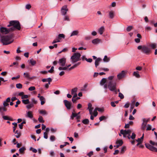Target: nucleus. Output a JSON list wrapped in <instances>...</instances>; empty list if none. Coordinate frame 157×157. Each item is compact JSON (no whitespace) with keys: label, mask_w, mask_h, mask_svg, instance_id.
I'll list each match as a JSON object with an SVG mask.
<instances>
[{"label":"nucleus","mask_w":157,"mask_h":157,"mask_svg":"<svg viewBox=\"0 0 157 157\" xmlns=\"http://www.w3.org/2000/svg\"><path fill=\"white\" fill-rule=\"evenodd\" d=\"M132 131L130 129L123 130L121 129L120 131V133L123 135V137L126 138L127 137L128 139L130 140L132 139V140H134L135 138L136 135L134 133H132V135L130 136V134Z\"/></svg>","instance_id":"nucleus-1"},{"label":"nucleus","mask_w":157,"mask_h":157,"mask_svg":"<svg viewBox=\"0 0 157 157\" xmlns=\"http://www.w3.org/2000/svg\"><path fill=\"white\" fill-rule=\"evenodd\" d=\"M7 26H12L10 28V30L11 31H13L16 29L20 30L21 28L20 23L17 21H10Z\"/></svg>","instance_id":"nucleus-2"},{"label":"nucleus","mask_w":157,"mask_h":157,"mask_svg":"<svg viewBox=\"0 0 157 157\" xmlns=\"http://www.w3.org/2000/svg\"><path fill=\"white\" fill-rule=\"evenodd\" d=\"M13 41L12 36H1V41L3 45H6L11 43Z\"/></svg>","instance_id":"nucleus-3"},{"label":"nucleus","mask_w":157,"mask_h":157,"mask_svg":"<svg viewBox=\"0 0 157 157\" xmlns=\"http://www.w3.org/2000/svg\"><path fill=\"white\" fill-rule=\"evenodd\" d=\"M81 54L78 52L75 53H74L71 58V62L72 63H74L80 60V57Z\"/></svg>","instance_id":"nucleus-4"},{"label":"nucleus","mask_w":157,"mask_h":157,"mask_svg":"<svg viewBox=\"0 0 157 157\" xmlns=\"http://www.w3.org/2000/svg\"><path fill=\"white\" fill-rule=\"evenodd\" d=\"M116 82L115 81H109L108 82V88L111 91H113L116 89Z\"/></svg>","instance_id":"nucleus-5"},{"label":"nucleus","mask_w":157,"mask_h":157,"mask_svg":"<svg viewBox=\"0 0 157 157\" xmlns=\"http://www.w3.org/2000/svg\"><path fill=\"white\" fill-rule=\"evenodd\" d=\"M137 49L138 50H141V51L147 54H149L151 51L150 48L145 46H142L141 45L137 47Z\"/></svg>","instance_id":"nucleus-6"},{"label":"nucleus","mask_w":157,"mask_h":157,"mask_svg":"<svg viewBox=\"0 0 157 157\" xmlns=\"http://www.w3.org/2000/svg\"><path fill=\"white\" fill-rule=\"evenodd\" d=\"M66 61V59L65 58H62L59 59L58 63L60 66L63 67L65 65Z\"/></svg>","instance_id":"nucleus-7"},{"label":"nucleus","mask_w":157,"mask_h":157,"mask_svg":"<svg viewBox=\"0 0 157 157\" xmlns=\"http://www.w3.org/2000/svg\"><path fill=\"white\" fill-rule=\"evenodd\" d=\"M68 9L67 8V5H64L63 6L61 9V13L63 15H65L67 12L68 11Z\"/></svg>","instance_id":"nucleus-8"},{"label":"nucleus","mask_w":157,"mask_h":157,"mask_svg":"<svg viewBox=\"0 0 157 157\" xmlns=\"http://www.w3.org/2000/svg\"><path fill=\"white\" fill-rule=\"evenodd\" d=\"M10 31H11L10 30V29H8L6 28L1 27V33L6 34L8 33Z\"/></svg>","instance_id":"nucleus-9"},{"label":"nucleus","mask_w":157,"mask_h":157,"mask_svg":"<svg viewBox=\"0 0 157 157\" xmlns=\"http://www.w3.org/2000/svg\"><path fill=\"white\" fill-rule=\"evenodd\" d=\"M63 102L67 109H71V103L70 102L67 100H65L63 101Z\"/></svg>","instance_id":"nucleus-10"},{"label":"nucleus","mask_w":157,"mask_h":157,"mask_svg":"<svg viewBox=\"0 0 157 157\" xmlns=\"http://www.w3.org/2000/svg\"><path fill=\"white\" fill-rule=\"evenodd\" d=\"M125 75V72L124 71H122L121 73L117 75V78L118 79L120 80L124 78Z\"/></svg>","instance_id":"nucleus-11"},{"label":"nucleus","mask_w":157,"mask_h":157,"mask_svg":"<svg viewBox=\"0 0 157 157\" xmlns=\"http://www.w3.org/2000/svg\"><path fill=\"white\" fill-rule=\"evenodd\" d=\"M145 146L146 147L149 149L150 150L152 151H154L156 149V148L152 146V145L149 144H145Z\"/></svg>","instance_id":"nucleus-12"},{"label":"nucleus","mask_w":157,"mask_h":157,"mask_svg":"<svg viewBox=\"0 0 157 157\" xmlns=\"http://www.w3.org/2000/svg\"><path fill=\"white\" fill-rule=\"evenodd\" d=\"M79 31L78 30H75L72 32L71 33L70 36H77L78 35Z\"/></svg>","instance_id":"nucleus-13"},{"label":"nucleus","mask_w":157,"mask_h":157,"mask_svg":"<svg viewBox=\"0 0 157 157\" xmlns=\"http://www.w3.org/2000/svg\"><path fill=\"white\" fill-rule=\"evenodd\" d=\"M149 120V118L147 119L146 118H143L142 119V121L143 122L142 124L147 125V123Z\"/></svg>","instance_id":"nucleus-14"},{"label":"nucleus","mask_w":157,"mask_h":157,"mask_svg":"<svg viewBox=\"0 0 157 157\" xmlns=\"http://www.w3.org/2000/svg\"><path fill=\"white\" fill-rule=\"evenodd\" d=\"M104 30V26H101L99 28L98 30V33H99L100 35H102Z\"/></svg>","instance_id":"nucleus-15"},{"label":"nucleus","mask_w":157,"mask_h":157,"mask_svg":"<svg viewBox=\"0 0 157 157\" xmlns=\"http://www.w3.org/2000/svg\"><path fill=\"white\" fill-rule=\"evenodd\" d=\"M32 112L31 111H29L27 113V115L26 117H29L30 118H32L33 117V115L32 113Z\"/></svg>","instance_id":"nucleus-16"},{"label":"nucleus","mask_w":157,"mask_h":157,"mask_svg":"<svg viewBox=\"0 0 157 157\" xmlns=\"http://www.w3.org/2000/svg\"><path fill=\"white\" fill-rule=\"evenodd\" d=\"M101 60V58H98L96 59L95 61V64L96 67L99 65V62Z\"/></svg>","instance_id":"nucleus-17"},{"label":"nucleus","mask_w":157,"mask_h":157,"mask_svg":"<svg viewBox=\"0 0 157 157\" xmlns=\"http://www.w3.org/2000/svg\"><path fill=\"white\" fill-rule=\"evenodd\" d=\"M2 117L3 119L5 120L13 121V119L11 118L6 116H2Z\"/></svg>","instance_id":"nucleus-18"},{"label":"nucleus","mask_w":157,"mask_h":157,"mask_svg":"<svg viewBox=\"0 0 157 157\" xmlns=\"http://www.w3.org/2000/svg\"><path fill=\"white\" fill-rule=\"evenodd\" d=\"M81 63L80 62H78L76 63H75V64L72 67H71L69 69V70H71V69H72L74 68H75L77 66L79 65Z\"/></svg>","instance_id":"nucleus-19"},{"label":"nucleus","mask_w":157,"mask_h":157,"mask_svg":"<svg viewBox=\"0 0 157 157\" xmlns=\"http://www.w3.org/2000/svg\"><path fill=\"white\" fill-rule=\"evenodd\" d=\"M116 144H117L119 145L120 146L122 145L123 144V142L121 140H117L116 142Z\"/></svg>","instance_id":"nucleus-20"},{"label":"nucleus","mask_w":157,"mask_h":157,"mask_svg":"<svg viewBox=\"0 0 157 157\" xmlns=\"http://www.w3.org/2000/svg\"><path fill=\"white\" fill-rule=\"evenodd\" d=\"M133 75L136 78H139L140 77V75L139 74V72L138 71H134L133 72Z\"/></svg>","instance_id":"nucleus-21"},{"label":"nucleus","mask_w":157,"mask_h":157,"mask_svg":"<svg viewBox=\"0 0 157 157\" xmlns=\"http://www.w3.org/2000/svg\"><path fill=\"white\" fill-rule=\"evenodd\" d=\"M78 88L77 87H75L73 89L71 90V94H74L76 93V92L77 91Z\"/></svg>","instance_id":"nucleus-22"},{"label":"nucleus","mask_w":157,"mask_h":157,"mask_svg":"<svg viewBox=\"0 0 157 157\" xmlns=\"http://www.w3.org/2000/svg\"><path fill=\"white\" fill-rule=\"evenodd\" d=\"M77 114H77V113H75L73 112H72V114L71 116V118L72 120L75 117H76Z\"/></svg>","instance_id":"nucleus-23"},{"label":"nucleus","mask_w":157,"mask_h":157,"mask_svg":"<svg viewBox=\"0 0 157 157\" xmlns=\"http://www.w3.org/2000/svg\"><path fill=\"white\" fill-rule=\"evenodd\" d=\"M7 110V108L6 107L3 106H1V111H4L6 112Z\"/></svg>","instance_id":"nucleus-24"},{"label":"nucleus","mask_w":157,"mask_h":157,"mask_svg":"<svg viewBox=\"0 0 157 157\" xmlns=\"http://www.w3.org/2000/svg\"><path fill=\"white\" fill-rule=\"evenodd\" d=\"M106 79L105 78H103L100 82L101 85H103L106 82Z\"/></svg>","instance_id":"nucleus-25"},{"label":"nucleus","mask_w":157,"mask_h":157,"mask_svg":"<svg viewBox=\"0 0 157 157\" xmlns=\"http://www.w3.org/2000/svg\"><path fill=\"white\" fill-rule=\"evenodd\" d=\"M39 113L43 115H46L48 114L47 112L45 110H40L39 111Z\"/></svg>","instance_id":"nucleus-26"},{"label":"nucleus","mask_w":157,"mask_h":157,"mask_svg":"<svg viewBox=\"0 0 157 157\" xmlns=\"http://www.w3.org/2000/svg\"><path fill=\"white\" fill-rule=\"evenodd\" d=\"M100 40L98 38L94 39L92 40V43L94 44H97L99 42Z\"/></svg>","instance_id":"nucleus-27"},{"label":"nucleus","mask_w":157,"mask_h":157,"mask_svg":"<svg viewBox=\"0 0 157 157\" xmlns=\"http://www.w3.org/2000/svg\"><path fill=\"white\" fill-rule=\"evenodd\" d=\"M22 102L25 104H27L29 103V101L28 99H23L22 100Z\"/></svg>","instance_id":"nucleus-28"},{"label":"nucleus","mask_w":157,"mask_h":157,"mask_svg":"<svg viewBox=\"0 0 157 157\" xmlns=\"http://www.w3.org/2000/svg\"><path fill=\"white\" fill-rule=\"evenodd\" d=\"M110 60L109 58H108L107 56H105L103 59V61L105 62H108Z\"/></svg>","instance_id":"nucleus-29"},{"label":"nucleus","mask_w":157,"mask_h":157,"mask_svg":"<svg viewBox=\"0 0 157 157\" xmlns=\"http://www.w3.org/2000/svg\"><path fill=\"white\" fill-rule=\"evenodd\" d=\"M25 150L26 148L25 147H22L19 149V151L21 153H23Z\"/></svg>","instance_id":"nucleus-30"},{"label":"nucleus","mask_w":157,"mask_h":157,"mask_svg":"<svg viewBox=\"0 0 157 157\" xmlns=\"http://www.w3.org/2000/svg\"><path fill=\"white\" fill-rule=\"evenodd\" d=\"M29 63H30L32 66H34L36 64V62L35 61L32 59L30 60Z\"/></svg>","instance_id":"nucleus-31"},{"label":"nucleus","mask_w":157,"mask_h":157,"mask_svg":"<svg viewBox=\"0 0 157 157\" xmlns=\"http://www.w3.org/2000/svg\"><path fill=\"white\" fill-rule=\"evenodd\" d=\"M89 121L88 119H85L82 121V122L84 124H87L89 123Z\"/></svg>","instance_id":"nucleus-32"},{"label":"nucleus","mask_w":157,"mask_h":157,"mask_svg":"<svg viewBox=\"0 0 157 157\" xmlns=\"http://www.w3.org/2000/svg\"><path fill=\"white\" fill-rule=\"evenodd\" d=\"M109 14L110 18L112 19L114 17V13L113 11H110L109 12Z\"/></svg>","instance_id":"nucleus-33"},{"label":"nucleus","mask_w":157,"mask_h":157,"mask_svg":"<svg viewBox=\"0 0 157 157\" xmlns=\"http://www.w3.org/2000/svg\"><path fill=\"white\" fill-rule=\"evenodd\" d=\"M16 87L18 89H21L22 87V85L21 83H17L16 84Z\"/></svg>","instance_id":"nucleus-34"},{"label":"nucleus","mask_w":157,"mask_h":157,"mask_svg":"<svg viewBox=\"0 0 157 157\" xmlns=\"http://www.w3.org/2000/svg\"><path fill=\"white\" fill-rule=\"evenodd\" d=\"M31 103L34 104H36L37 103V101L34 98H33L31 99Z\"/></svg>","instance_id":"nucleus-35"},{"label":"nucleus","mask_w":157,"mask_h":157,"mask_svg":"<svg viewBox=\"0 0 157 157\" xmlns=\"http://www.w3.org/2000/svg\"><path fill=\"white\" fill-rule=\"evenodd\" d=\"M67 68H68L67 66L64 67H60L58 68V69L60 71L63 70H66L67 69Z\"/></svg>","instance_id":"nucleus-36"},{"label":"nucleus","mask_w":157,"mask_h":157,"mask_svg":"<svg viewBox=\"0 0 157 157\" xmlns=\"http://www.w3.org/2000/svg\"><path fill=\"white\" fill-rule=\"evenodd\" d=\"M60 40L58 37H57L56 39L54 40L52 42V44L56 43L57 42H59Z\"/></svg>","instance_id":"nucleus-37"},{"label":"nucleus","mask_w":157,"mask_h":157,"mask_svg":"<svg viewBox=\"0 0 157 157\" xmlns=\"http://www.w3.org/2000/svg\"><path fill=\"white\" fill-rule=\"evenodd\" d=\"M33 104L31 103L30 104H29L26 105V108L28 109H30L31 108L33 107Z\"/></svg>","instance_id":"nucleus-38"},{"label":"nucleus","mask_w":157,"mask_h":157,"mask_svg":"<svg viewBox=\"0 0 157 157\" xmlns=\"http://www.w3.org/2000/svg\"><path fill=\"white\" fill-rule=\"evenodd\" d=\"M63 20L65 21H70L69 17L67 15L64 16L63 18Z\"/></svg>","instance_id":"nucleus-39"},{"label":"nucleus","mask_w":157,"mask_h":157,"mask_svg":"<svg viewBox=\"0 0 157 157\" xmlns=\"http://www.w3.org/2000/svg\"><path fill=\"white\" fill-rule=\"evenodd\" d=\"M38 120L40 122H44V121L43 120L42 117L41 116H40L38 119Z\"/></svg>","instance_id":"nucleus-40"},{"label":"nucleus","mask_w":157,"mask_h":157,"mask_svg":"<svg viewBox=\"0 0 157 157\" xmlns=\"http://www.w3.org/2000/svg\"><path fill=\"white\" fill-rule=\"evenodd\" d=\"M3 105L6 107H8L9 106V104L6 101H3Z\"/></svg>","instance_id":"nucleus-41"},{"label":"nucleus","mask_w":157,"mask_h":157,"mask_svg":"<svg viewBox=\"0 0 157 157\" xmlns=\"http://www.w3.org/2000/svg\"><path fill=\"white\" fill-rule=\"evenodd\" d=\"M58 37L59 39L61 38H64L65 36L63 34H60L58 35Z\"/></svg>","instance_id":"nucleus-42"},{"label":"nucleus","mask_w":157,"mask_h":157,"mask_svg":"<svg viewBox=\"0 0 157 157\" xmlns=\"http://www.w3.org/2000/svg\"><path fill=\"white\" fill-rule=\"evenodd\" d=\"M87 86H88L87 84H85L84 85V86H83L82 87V89H81V90H82V91H86V88H87Z\"/></svg>","instance_id":"nucleus-43"},{"label":"nucleus","mask_w":157,"mask_h":157,"mask_svg":"<svg viewBox=\"0 0 157 157\" xmlns=\"http://www.w3.org/2000/svg\"><path fill=\"white\" fill-rule=\"evenodd\" d=\"M56 137L54 136H52L50 137V140L52 141H54Z\"/></svg>","instance_id":"nucleus-44"},{"label":"nucleus","mask_w":157,"mask_h":157,"mask_svg":"<svg viewBox=\"0 0 157 157\" xmlns=\"http://www.w3.org/2000/svg\"><path fill=\"white\" fill-rule=\"evenodd\" d=\"M151 129V126L150 124L147 125V127L146 129V130H150Z\"/></svg>","instance_id":"nucleus-45"},{"label":"nucleus","mask_w":157,"mask_h":157,"mask_svg":"<svg viewBox=\"0 0 157 157\" xmlns=\"http://www.w3.org/2000/svg\"><path fill=\"white\" fill-rule=\"evenodd\" d=\"M157 44L155 43H153L150 45L151 47L152 48H155L156 47Z\"/></svg>","instance_id":"nucleus-46"},{"label":"nucleus","mask_w":157,"mask_h":157,"mask_svg":"<svg viewBox=\"0 0 157 157\" xmlns=\"http://www.w3.org/2000/svg\"><path fill=\"white\" fill-rule=\"evenodd\" d=\"M30 150L32 151L33 152L35 153H36L37 152V150L36 149L32 148V147H30Z\"/></svg>","instance_id":"nucleus-47"},{"label":"nucleus","mask_w":157,"mask_h":157,"mask_svg":"<svg viewBox=\"0 0 157 157\" xmlns=\"http://www.w3.org/2000/svg\"><path fill=\"white\" fill-rule=\"evenodd\" d=\"M126 147L124 146H123L121 148V153L123 154L124 151V149H125Z\"/></svg>","instance_id":"nucleus-48"},{"label":"nucleus","mask_w":157,"mask_h":157,"mask_svg":"<svg viewBox=\"0 0 157 157\" xmlns=\"http://www.w3.org/2000/svg\"><path fill=\"white\" fill-rule=\"evenodd\" d=\"M150 144L152 145L157 146V143L156 142H154L152 141L151 140H150Z\"/></svg>","instance_id":"nucleus-49"},{"label":"nucleus","mask_w":157,"mask_h":157,"mask_svg":"<svg viewBox=\"0 0 157 157\" xmlns=\"http://www.w3.org/2000/svg\"><path fill=\"white\" fill-rule=\"evenodd\" d=\"M28 90L29 91H33L35 90V87L34 86H31L29 88Z\"/></svg>","instance_id":"nucleus-50"},{"label":"nucleus","mask_w":157,"mask_h":157,"mask_svg":"<svg viewBox=\"0 0 157 157\" xmlns=\"http://www.w3.org/2000/svg\"><path fill=\"white\" fill-rule=\"evenodd\" d=\"M85 60L87 62L89 63H91L93 61L92 59L91 58L87 59V58H85Z\"/></svg>","instance_id":"nucleus-51"},{"label":"nucleus","mask_w":157,"mask_h":157,"mask_svg":"<svg viewBox=\"0 0 157 157\" xmlns=\"http://www.w3.org/2000/svg\"><path fill=\"white\" fill-rule=\"evenodd\" d=\"M24 77L27 78H29V74L27 73H25L24 74Z\"/></svg>","instance_id":"nucleus-52"},{"label":"nucleus","mask_w":157,"mask_h":157,"mask_svg":"<svg viewBox=\"0 0 157 157\" xmlns=\"http://www.w3.org/2000/svg\"><path fill=\"white\" fill-rule=\"evenodd\" d=\"M118 96L121 99H123L124 98L123 95L121 93L119 92V93Z\"/></svg>","instance_id":"nucleus-53"},{"label":"nucleus","mask_w":157,"mask_h":157,"mask_svg":"<svg viewBox=\"0 0 157 157\" xmlns=\"http://www.w3.org/2000/svg\"><path fill=\"white\" fill-rule=\"evenodd\" d=\"M31 7V6L30 4H27L25 5V8L29 10Z\"/></svg>","instance_id":"nucleus-54"},{"label":"nucleus","mask_w":157,"mask_h":157,"mask_svg":"<svg viewBox=\"0 0 157 157\" xmlns=\"http://www.w3.org/2000/svg\"><path fill=\"white\" fill-rule=\"evenodd\" d=\"M50 130H51V132L52 133H54V132H56L57 129V128H51Z\"/></svg>","instance_id":"nucleus-55"},{"label":"nucleus","mask_w":157,"mask_h":157,"mask_svg":"<svg viewBox=\"0 0 157 157\" xmlns=\"http://www.w3.org/2000/svg\"><path fill=\"white\" fill-rule=\"evenodd\" d=\"M44 137L45 139H47L48 138V133L46 132H44Z\"/></svg>","instance_id":"nucleus-56"},{"label":"nucleus","mask_w":157,"mask_h":157,"mask_svg":"<svg viewBox=\"0 0 157 157\" xmlns=\"http://www.w3.org/2000/svg\"><path fill=\"white\" fill-rule=\"evenodd\" d=\"M54 67L53 66L52 67L51 69L48 71V72L51 73H52L54 71Z\"/></svg>","instance_id":"nucleus-57"},{"label":"nucleus","mask_w":157,"mask_h":157,"mask_svg":"<svg viewBox=\"0 0 157 157\" xmlns=\"http://www.w3.org/2000/svg\"><path fill=\"white\" fill-rule=\"evenodd\" d=\"M146 125L141 124V129L142 130H144L145 129Z\"/></svg>","instance_id":"nucleus-58"},{"label":"nucleus","mask_w":157,"mask_h":157,"mask_svg":"<svg viewBox=\"0 0 157 157\" xmlns=\"http://www.w3.org/2000/svg\"><path fill=\"white\" fill-rule=\"evenodd\" d=\"M28 98V96L27 95H24L21 97L22 99H26Z\"/></svg>","instance_id":"nucleus-59"},{"label":"nucleus","mask_w":157,"mask_h":157,"mask_svg":"<svg viewBox=\"0 0 157 157\" xmlns=\"http://www.w3.org/2000/svg\"><path fill=\"white\" fill-rule=\"evenodd\" d=\"M129 106V103L128 102H127L124 105V107L125 108H128Z\"/></svg>","instance_id":"nucleus-60"},{"label":"nucleus","mask_w":157,"mask_h":157,"mask_svg":"<svg viewBox=\"0 0 157 157\" xmlns=\"http://www.w3.org/2000/svg\"><path fill=\"white\" fill-rule=\"evenodd\" d=\"M94 116L95 117H96L98 115V113L95 109L94 110Z\"/></svg>","instance_id":"nucleus-61"},{"label":"nucleus","mask_w":157,"mask_h":157,"mask_svg":"<svg viewBox=\"0 0 157 157\" xmlns=\"http://www.w3.org/2000/svg\"><path fill=\"white\" fill-rule=\"evenodd\" d=\"M132 26H128L126 29V30L128 32H129L132 29Z\"/></svg>","instance_id":"nucleus-62"},{"label":"nucleus","mask_w":157,"mask_h":157,"mask_svg":"<svg viewBox=\"0 0 157 157\" xmlns=\"http://www.w3.org/2000/svg\"><path fill=\"white\" fill-rule=\"evenodd\" d=\"M93 154V151H90L89 153H88L87 155L89 157H91Z\"/></svg>","instance_id":"nucleus-63"},{"label":"nucleus","mask_w":157,"mask_h":157,"mask_svg":"<svg viewBox=\"0 0 157 157\" xmlns=\"http://www.w3.org/2000/svg\"><path fill=\"white\" fill-rule=\"evenodd\" d=\"M21 135V132H19L18 133H17V134H16V135H15V136L17 138H19L20 136Z\"/></svg>","instance_id":"nucleus-64"}]
</instances>
